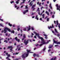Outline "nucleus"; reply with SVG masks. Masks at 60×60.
I'll return each instance as SVG.
<instances>
[{
  "label": "nucleus",
  "mask_w": 60,
  "mask_h": 60,
  "mask_svg": "<svg viewBox=\"0 0 60 60\" xmlns=\"http://www.w3.org/2000/svg\"><path fill=\"white\" fill-rule=\"evenodd\" d=\"M0 26H2L3 27V24H2V23L0 24Z\"/></svg>",
  "instance_id": "5701e85b"
},
{
  "label": "nucleus",
  "mask_w": 60,
  "mask_h": 60,
  "mask_svg": "<svg viewBox=\"0 0 60 60\" xmlns=\"http://www.w3.org/2000/svg\"><path fill=\"white\" fill-rule=\"evenodd\" d=\"M36 49V48H34V50H35V49Z\"/></svg>",
  "instance_id": "5fc2aeb1"
},
{
  "label": "nucleus",
  "mask_w": 60,
  "mask_h": 60,
  "mask_svg": "<svg viewBox=\"0 0 60 60\" xmlns=\"http://www.w3.org/2000/svg\"><path fill=\"white\" fill-rule=\"evenodd\" d=\"M55 32H56V33H58V32H57V30H56V29H55Z\"/></svg>",
  "instance_id": "b1692460"
},
{
  "label": "nucleus",
  "mask_w": 60,
  "mask_h": 60,
  "mask_svg": "<svg viewBox=\"0 0 60 60\" xmlns=\"http://www.w3.org/2000/svg\"><path fill=\"white\" fill-rule=\"evenodd\" d=\"M36 56H37V57H39L40 56H39V54H36Z\"/></svg>",
  "instance_id": "4be33fe9"
},
{
  "label": "nucleus",
  "mask_w": 60,
  "mask_h": 60,
  "mask_svg": "<svg viewBox=\"0 0 60 60\" xmlns=\"http://www.w3.org/2000/svg\"><path fill=\"white\" fill-rule=\"evenodd\" d=\"M56 59V57H55L54 59V58H53L51 59L50 60H55Z\"/></svg>",
  "instance_id": "f8f14e48"
},
{
  "label": "nucleus",
  "mask_w": 60,
  "mask_h": 60,
  "mask_svg": "<svg viewBox=\"0 0 60 60\" xmlns=\"http://www.w3.org/2000/svg\"><path fill=\"white\" fill-rule=\"evenodd\" d=\"M40 20H41V21L42 20V18H40Z\"/></svg>",
  "instance_id": "69168bd1"
},
{
  "label": "nucleus",
  "mask_w": 60,
  "mask_h": 60,
  "mask_svg": "<svg viewBox=\"0 0 60 60\" xmlns=\"http://www.w3.org/2000/svg\"><path fill=\"white\" fill-rule=\"evenodd\" d=\"M52 32L54 34V33H55L54 31L53 30H52Z\"/></svg>",
  "instance_id": "13d9d810"
},
{
  "label": "nucleus",
  "mask_w": 60,
  "mask_h": 60,
  "mask_svg": "<svg viewBox=\"0 0 60 60\" xmlns=\"http://www.w3.org/2000/svg\"><path fill=\"white\" fill-rule=\"evenodd\" d=\"M35 19H37V20H38V19H39V18L38 17V15H36V17Z\"/></svg>",
  "instance_id": "ddd939ff"
},
{
  "label": "nucleus",
  "mask_w": 60,
  "mask_h": 60,
  "mask_svg": "<svg viewBox=\"0 0 60 60\" xmlns=\"http://www.w3.org/2000/svg\"><path fill=\"white\" fill-rule=\"evenodd\" d=\"M24 31H26V28H24Z\"/></svg>",
  "instance_id": "ea45409f"
},
{
  "label": "nucleus",
  "mask_w": 60,
  "mask_h": 60,
  "mask_svg": "<svg viewBox=\"0 0 60 60\" xmlns=\"http://www.w3.org/2000/svg\"><path fill=\"white\" fill-rule=\"evenodd\" d=\"M9 43H12V42H11V41H9Z\"/></svg>",
  "instance_id": "0e129e2a"
},
{
  "label": "nucleus",
  "mask_w": 60,
  "mask_h": 60,
  "mask_svg": "<svg viewBox=\"0 0 60 60\" xmlns=\"http://www.w3.org/2000/svg\"><path fill=\"white\" fill-rule=\"evenodd\" d=\"M42 16L43 17L42 18L43 19V18H44V14H43L42 15Z\"/></svg>",
  "instance_id": "72a5a7b5"
},
{
  "label": "nucleus",
  "mask_w": 60,
  "mask_h": 60,
  "mask_svg": "<svg viewBox=\"0 0 60 60\" xmlns=\"http://www.w3.org/2000/svg\"><path fill=\"white\" fill-rule=\"evenodd\" d=\"M25 9H28V7H27V5H26V6Z\"/></svg>",
  "instance_id": "c9c22d12"
},
{
  "label": "nucleus",
  "mask_w": 60,
  "mask_h": 60,
  "mask_svg": "<svg viewBox=\"0 0 60 60\" xmlns=\"http://www.w3.org/2000/svg\"><path fill=\"white\" fill-rule=\"evenodd\" d=\"M38 14L39 15H40V11H39Z\"/></svg>",
  "instance_id": "3c124183"
},
{
  "label": "nucleus",
  "mask_w": 60,
  "mask_h": 60,
  "mask_svg": "<svg viewBox=\"0 0 60 60\" xmlns=\"http://www.w3.org/2000/svg\"><path fill=\"white\" fill-rule=\"evenodd\" d=\"M8 52H7L6 53V55L7 56V55H8Z\"/></svg>",
  "instance_id": "603ef678"
},
{
  "label": "nucleus",
  "mask_w": 60,
  "mask_h": 60,
  "mask_svg": "<svg viewBox=\"0 0 60 60\" xmlns=\"http://www.w3.org/2000/svg\"><path fill=\"white\" fill-rule=\"evenodd\" d=\"M15 40H16V41H17L18 42H19V41H20V39H17V37H16L15 38Z\"/></svg>",
  "instance_id": "39448f33"
},
{
  "label": "nucleus",
  "mask_w": 60,
  "mask_h": 60,
  "mask_svg": "<svg viewBox=\"0 0 60 60\" xmlns=\"http://www.w3.org/2000/svg\"><path fill=\"white\" fill-rule=\"evenodd\" d=\"M51 51V49H49L48 50V52H50Z\"/></svg>",
  "instance_id": "58836bf2"
},
{
  "label": "nucleus",
  "mask_w": 60,
  "mask_h": 60,
  "mask_svg": "<svg viewBox=\"0 0 60 60\" xmlns=\"http://www.w3.org/2000/svg\"><path fill=\"white\" fill-rule=\"evenodd\" d=\"M32 1L29 4V5H30V6H32L33 5V3H32Z\"/></svg>",
  "instance_id": "f3484780"
},
{
  "label": "nucleus",
  "mask_w": 60,
  "mask_h": 60,
  "mask_svg": "<svg viewBox=\"0 0 60 60\" xmlns=\"http://www.w3.org/2000/svg\"><path fill=\"white\" fill-rule=\"evenodd\" d=\"M31 29L32 31L34 30V28L33 27H31Z\"/></svg>",
  "instance_id": "c85d7f7f"
},
{
  "label": "nucleus",
  "mask_w": 60,
  "mask_h": 60,
  "mask_svg": "<svg viewBox=\"0 0 60 60\" xmlns=\"http://www.w3.org/2000/svg\"><path fill=\"white\" fill-rule=\"evenodd\" d=\"M19 54V52H16L15 53V54L18 55Z\"/></svg>",
  "instance_id": "c03bdc74"
},
{
  "label": "nucleus",
  "mask_w": 60,
  "mask_h": 60,
  "mask_svg": "<svg viewBox=\"0 0 60 60\" xmlns=\"http://www.w3.org/2000/svg\"><path fill=\"white\" fill-rule=\"evenodd\" d=\"M15 60H19V59H15Z\"/></svg>",
  "instance_id": "774afa93"
},
{
  "label": "nucleus",
  "mask_w": 60,
  "mask_h": 60,
  "mask_svg": "<svg viewBox=\"0 0 60 60\" xmlns=\"http://www.w3.org/2000/svg\"><path fill=\"white\" fill-rule=\"evenodd\" d=\"M27 53H29V52L30 51V50H27Z\"/></svg>",
  "instance_id": "bb28decb"
},
{
  "label": "nucleus",
  "mask_w": 60,
  "mask_h": 60,
  "mask_svg": "<svg viewBox=\"0 0 60 60\" xmlns=\"http://www.w3.org/2000/svg\"><path fill=\"white\" fill-rule=\"evenodd\" d=\"M52 47H53V45H50L49 46V49H50L51 48H52Z\"/></svg>",
  "instance_id": "9b49d317"
},
{
  "label": "nucleus",
  "mask_w": 60,
  "mask_h": 60,
  "mask_svg": "<svg viewBox=\"0 0 60 60\" xmlns=\"http://www.w3.org/2000/svg\"><path fill=\"white\" fill-rule=\"evenodd\" d=\"M23 38H24L25 39H26V35L25 34H23Z\"/></svg>",
  "instance_id": "2eb2a0df"
},
{
  "label": "nucleus",
  "mask_w": 60,
  "mask_h": 60,
  "mask_svg": "<svg viewBox=\"0 0 60 60\" xmlns=\"http://www.w3.org/2000/svg\"><path fill=\"white\" fill-rule=\"evenodd\" d=\"M28 55H29V54L28 53H27L26 54V57H27V56H28Z\"/></svg>",
  "instance_id": "412c9836"
},
{
  "label": "nucleus",
  "mask_w": 60,
  "mask_h": 60,
  "mask_svg": "<svg viewBox=\"0 0 60 60\" xmlns=\"http://www.w3.org/2000/svg\"><path fill=\"white\" fill-rule=\"evenodd\" d=\"M19 30H20V28H17V30L18 31H19Z\"/></svg>",
  "instance_id": "cd10ccee"
},
{
  "label": "nucleus",
  "mask_w": 60,
  "mask_h": 60,
  "mask_svg": "<svg viewBox=\"0 0 60 60\" xmlns=\"http://www.w3.org/2000/svg\"><path fill=\"white\" fill-rule=\"evenodd\" d=\"M39 6H41V3H40L39 4Z\"/></svg>",
  "instance_id": "4d7b16f0"
},
{
  "label": "nucleus",
  "mask_w": 60,
  "mask_h": 60,
  "mask_svg": "<svg viewBox=\"0 0 60 60\" xmlns=\"http://www.w3.org/2000/svg\"><path fill=\"white\" fill-rule=\"evenodd\" d=\"M29 40H28L26 41V39H25L24 41V43H25V45H27V44L28 43V41Z\"/></svg>",
  "instance_id": "7ed1b4c3"
},
{
  "label": "nucleus",
  "mask_w": 60,
  "mask_h": 60,
  "mask_svg": "<svg viewBox=\"0 0 60 60\" xmlns=\"http://www.w3.org/2000/svg\"><path fill=\"white\" fill-rule=\"evenodd\" d=\"M28 9L26 10V11H25L24 12H23V14H25L26 12H28Z\"/></svg>",
  "instance_id": "423d86ee"
},
{
  "label": "nucleus",
  "mask_w": 60,
  "mask_h": 60,
  "mask_svg": "<svg viewBox=\"0 0 60 60\" xmlns=\"http://www.w3.org/2000/svg\"><path fill=\"white\" fill-rule=\"evenodd\" d=\"M34 13H33L31 15H34Z\"/></svg>",
  "instance_id": "49530a36"
},
{
  "label": "nucleus",
  "mask_w": 60,
  "mask_h": 60,
  "mask_svg": "<svg viewBox=\"0 0 60 60\" xmlns=\"http://www.w3.org/2000/svg\"><path fill=\"white\" fill-rule=\"evenodd\" d=\"M5 35L6 36H7V35H8V34H7V33H6Z\"/></svg>",
  "instance_id": "864d4df0"
},
{
  "label": "nucleus",
  "mask_w": 60,
  "mask_h": 60,
  "mask_svg": "<svg viewBox=\"0 0 60 60\" xmlns=\"http://www.w3.org/2000/svg\"><path fill=\"white\" fill-rule=\"evenodd\" d=\"M38 11H40V10H39V8H38Z\"/></svg>",
  "instance_id": "de8ad7c7"
},
{
  "label": "nucleus",
  "mask_w": 60,
  "mask_h": 60,
  "mask_svg": "<svg viewBox=\"0 0 60 60\" xmlns=\"http://www.w3.org/2000/svg\"><path fill=\"white\" fill-rule=\"evenodd\" d=\"M36 54H33V56H34V57H35V56H36Z\"/></svg>",
  "instance_id": "c756f323"
},
{
  "label": "nucleus",
  "mask_w": 60,
  "mask_h": 60,
  "mask_svg": "<svg viewBox=\"0 0 60 60\" xmlns=\"http://www.w3.org/2000/svg\"><path fill=\"white\" fill-rule=\"evenodd\" d=\"M46 48H44L43 49V51H45V50H46Z\"/></svg>",
  "instance_id": "2f4dec72"
},
{
  "label": "nucleus",
  "mask_w": 60,
  "mask_h": 60,
  "mask_svg": "<svg viewBox=\"0 0 60 60\" xmlns=\"http://www.w3.org/2000/svg\"><path fill=\"white\" fill-rule=\"evenodd\" d=\"M0 20H1V21H3V19H0Z\"/></svg>",
  "instance_id": "79ce46f5"
},
{
  "label": "nucleus",
  "mask_w": 60,
  "mask_h": 60,
  "mask_svg": "<svg viewBox=\"0 0 60 60\" xmlns=\"http://www.w3.org/2000/svg\"><path fill=\"white\" fill-rule=\"evenodd\" d=\"M27 28H28L27 29L28 31H29V30L31 29V26H29V27H27Z\"/></svg>",
  "instance_id": "6e6552de"
},
{
  "label": "nucleus",
  "mask_w": 60,
  "mask_h": 60,
  "mask_svg": "<svg viewBox=\"0 0 60 60\" xmlns=\"http://www.w3.org/2000/svg\"><path fill=\"white\" fill-rule=\"evenodd\" d=\"M57 46H59L58 45H56L55 46V47H57Z\"/></svg>",
  "instance_id": "09e8293b"
},
{
  "label": "nucleus",
  "mask_w": 60,
  "mask_h": 60,
  "mask_svg": "<svg viewBox=\"0 0 60 60\" xmlns=\"http://www.w3.org/2000/svg\"><path fill=\"white\" fill-rule=\"evenodd\" d=\"M34 38H36V36H34Z\"/></svg>",
  "instance_id": "6e6d98bb"
},
{
  "label": "nucleus",
  "mask_w": 60,
  "mask_h": 60,
  "mask_svg": "<svg viewBox=\"0 0 60 60\" xmlns=\"http://www.w3.org/2000/svg\"><path fill=\"white\" fill-rule=\"evenodd\" d=\"M34 34H35L36 35L38 36V37L39 39H41V43L42 44H41L39 45L40 46H42V45L43 44H47V43L45 42L43 38H42V37H41L39 36V35L38 33H36V32H35V31H34Z\"/></svg>",
  "instance_id": "f257e3e1"
},
{
  "label": "nucleus",
  "mask_w": 60,
  "mask_h": 60,
  "mask_svg": "<svg viewBox=\"0 0 60 60\" xmlns=\"http://www.w3.org/2000/svg\"><path fill=\"white\" fill-rule=\"evenodd\" d=\"M48 13V11H46V14H47V13Z\"/></svg>",
  "instance_id": "e2e57ef3"
},
{
  "label": "nucleus",
  "mask_w": 60,
  "mask_h": 60,
  "mask_svg": "<svg viewBox=\"0 0 60 60\" xmlns=\"http://www.w3.org/2000/svg\"><path fill=\"white\" fill-rule=\"evenodd\" d=\"M57 44H60V42H57L56 43Z\"/></svg>",
  "instance_id": "a878e982"
},
{
  "label": "nucleus",
  "mask_w": 60,
  "mask_h": 60,
  "mask_svg": "<svg viewBox=\"0 0 60 60\" xmlns=\"http://www.w3.org/2000/svg\"><path fill=\"white\" fill-rule=\"evenodd\" d=\"M25 38H22V41H23V40H24V39H25Z\"/></svg>",
  "instance_id": "a19ab883"
},
{
  "label": "nucleus",
  "mask_w": 60,
  "mask_h": 60,
  "mask_svg": "<svg viewBox=\"0 0 60 60\" xmlns=\"http://www.w3.org/2000/svg\"><path fill=\"white\" fill-rule=\"evenodd\" d=\"M11 48V49H10V52H12V48H13V47H12V46H9L8 47V49H10Z\"/></svg>",
  "instance_id": "20e7f679"
},
{
  "label": "nucleus",
  "mask_w": 60,
  "mask_h": 60,
  "mask_svg": "<svg viewBox=\"0 0 60 60\" xmlns=\"http://www.w3.org/2000/svg\"><path fill=\"white\" fill-rule=\"evenodd\" d=\"M15 25H13V27H15Z\"/></svg>",
  "instance_id": "338daca9"
},
{
  "label": "nucleus",
  "mask_w": 60,
  "mask_h": 60,
  "mask_svg": "<svg viewBox=\"0 0 60 60\" xmlns=\"http://www.w3.org/2000/svg\"><path fill=\"white\" fill-rule=\"evenodd\" d=\"M37 4H39V2L38 1V3H37Z\"/></svg>",
  "instance_id": "bf43d9fd"
},
{
  "label": "nucleus",
  "mask_w": 60,
  "mask_h": 60,
  "mask_svg": "<svg viewBox=\"0 0 60 60\" xmlns=\"http://www.w3.org/2000/svg\"><path fill=\"white\" fill-rule=\"evenodd\" d=\"M43 35H44V36H45V38L46 39H47V38H48V37H47V35L45 34H43Z\"/></svg>",
  "instance_id": "9d476101"
},
{
  "label": "nucleus",
  "mask_w": 60,
  "mask_h": 60,
  "mask_svg": "<svg viewBox=\"0 0 60 60\" xmlns=\"http://www.w3.org/2000/svg\"><path fill=\"white\" fill-rule=\"evenodd\" d=\"M56 23H57V25H58V21L57 20L56 21Z\"/></svg>",
  "instance_id": "f704fd0d"
},
{
  "label": "nucleus",
  "mask_w": 60,
  "mask_h": 60,
  "mask_svg": "<svg viewBox=\"0 0 60 60\" xmlns=\"http://www.w3.org/2000/svg\"><path fill=\"white\" fill-rule=\"evenodd\" d=\"M47 21H49V18H48L47 19Z\"/></svg>",
  "instance_id": "e433bc0d"
},
{
  "label": "nucleus",
  "mask_w": 60,
  "mask_h": 60,
  "mask_svg": "<svg viewBox=\"0 0 60 60\" xmlns=\"http://www.w3.org/2000/svg\"><path fill=\"white\" fill-rule=\"evenodd\" d=\"M54 18V15H53L52 16V18Z\"/></svg>",
  "instance_id": "052dcab7"
},
{
  "label": "nucleus",
  "mask_w": 60,
  "mask_h": 60,
  "mask_svg": "<svg viewBox=\"0 0 60 60\" xmlns=\"http://www.w3.org/2000/svg\"><path fill=\"white\" fill-rule=\"evenodd\" d=\"M16 3L17 4H18L19 3V2L18 1H16Z\"/></svg>",
  "instance_id": "473e14b6"
},
{
  "label": "nucleus",
  "mask_w": 60,
  "mask_h": 60,
  "mask_svg": "<svg viewBox=\"0 0 60 60\" xmlns=\"http://www.w3.org/2000/svg\"><path fill=\"white\" fill-rule=\"evenodd\" d=\"M10 32H11V33H13V34H14V30H12Z\"/></svg>",
  "instance_id": "aec40b11"
},
{
  "label": "nucleus",
  "mask_w": 60,
  "mask_h": 60,
  "mask_svg": "<svg viewBox=\"0 0 60 60\" xmlns=\"http://www.w3.org/2000/svg\"><path fill=\"white\" fill-rule=\"evenodd\" d=\"M4 42H6V43H8V41H7V40H6L4 41Z\"/></svg>",
  "instance_id": "393cba45"
},
{
  "label": "nucleus",
  "mask_w": 60,
  "mask_h": 60,
  "mask_svg": "<svg viewBox=\"0 0 60 60\" xmlns=\"http://www.w3.org/2000/svg\"><path fill=\"white\" fill-rule=\"evenodd\" d=\"M8 25L9 26H12V24H10V23H8Z\"/></svg>",
  "instance_id": "6ab92c4d"
},
{
  "label": "nucleus",
  "mask_w": 60,
  "mask_h": 60,
  "mask_svg": "<svg viewBox=\"0 0 60 60\" xmlns=\"http://www.w3.org/2000/svg\"><path fill=\"white\" fill-rule=\"evenodd\" d=\"M52 12H51L50 14H51V15H52Z\"/></svg>",
  "instance_id": "8fccbe9b"
},
{
  "label": "nucleus",
  "mask_w": 60,
  "mask_h": 60,
  "mask_svg": "<svg viewBox=\"0 0 60 60\" xmlns=\"http://www.w3.org/2000/svg\"><path fill=\"white\" fill-rule=\"evenodd\" d=\"M35 45L36 46H38L39 45V44H36Z\"/></svg>",
  "instance_id": "37998d69"
},
{
  "label": "nucleus",
  "mask_w": 60,
  "mask_h": 60,
  "mask_svg": "<svg viewBox=\"0 0 60 60\" xmlns=\"http://www.w3.org/2000/svg\"><path fill=\"white\" fill-rule=\"evenodd\" d=\"M35 6V5H34L32 7V9H33V8H34Z\"/></svg>",
  "instance_id": "a211bd4d"
},
{
  "label": "nucleus",
  "mask_w": 60,
  "mask_h": 60,
  "mask_svg": "<svg viewBox=\"0 0 60 60\" xmlns=\"http://www.w3.org/2000/svg\"><path fill=\"white\" fill-rule=\"evenodd\" d=\"M23 6H24L23 5L21 6V8H22L23 7Z\"/></svg>",
  "instance_id": "680f3d73"
},
{
  "label": "nucleus",
  "mask_w": 60,
  "mask_h": 60,
  "mask_svg": "<svg viewBox=\"0 0 60 60\" xmlns=\"http://www.w3.org/2000/svg\"><path fill=\"white\" fill-rule=\"evenodd\" d=\"M7 56H8L6 58V59H8L9 58V57H10V56H11V55H10V54H9Z\"/></svg>",
  "instance_id": "1a4fd4ad"
},
{
  "label": "nucleus",
  "mask_w": 60,
  "mask_h": 60,
  "mask_svg": "<svg viewBox=\"0 0 60 60\" xmlns=\"http://www.w3.org/2000/svg\"><path fill=\"white\" fill-rule=\"evenodd\" d=\"M53 43H56V44L57 43V41H55V40H53Z\"/></svg>",
  "instance_id": "4468645a"
},
{
  "label": "nucleus",
  "mask_w": 60,
  "mask_h": 60,
  "mask_svg": "<svg viewBox=\"0 0 60 60\" xmlns=\"http://www.w3.org/2000/svg\"><path fill=\"white\" fill-rule=\"evenodd\" d=\"M20 48H21V47H20L19 48L18 50H20Z\"/></svg>",
  "instance_id": "4c0bfd02"
},
{
  "label": "nucleus",
  "mask_w": 60,
  "mask_h": 60,
  "mask_svg": "<svg viewBox=\"0 0 60 60\" xmlns=\"http://www.w3.org/2000/svg\"><path fill=\"white\" fill-rule=\"evenodd\" d=\"M52 28H54V26H53V25L52 24Z\"/></svg>",
  "instance_id": "a18cd8bd"
},
{
  "label": "nucleus",
  "mask_w": 60,
  "mask_h": 60,
  "mask_svg": "<svg viewBox=\"0 0 60 60\" xmlns=\"http://www.w3.org/2000/svg\"><path fill=\"white\" fill-rule=\"evenodd\" d=\"M22 58L23 59H26V57H25V54H23L22 56Z\"/></svg>",
  "instance_id": "0eeeda50"
},
{
  "label": "nucleus",
  "mask_w": 60,
  "mask_h": 60,
  "mask_svg": "<svg viewBox=\"0 0 60 60\" xmlns=\"http://www.w3.org/2000/svg\"><path fill=\"white\" fill-rule=\"evenodd\" d=\"M56 7H57V10H59V9H58V4H56Z\"/></svg>",
  "instance_id": "dca6fc26"
},
{
  "label": "nucleus",
  "mask_w": 60,
  "mask_h": 60,
  "mask_svg": "<svg viewBox=\"0 0 60 60\" xmlns=\"http://www.w3.org/2000/svg\"><path fill=\"white\" fill-rule=\"evenodd\" d=\"M7 30L8 31H9V32H10L11 31V30L10 29L7 28V27H6L5 28V29H4V30H2V31L1 32V33H4L5 34L7 32V30Z\"/></svg>",
  "instance_id": "f03ea898"
},
{
  "label": "nucleus",
  "mask_w": 60,
  "mask_h": 60,
  "mask_svg": "<svg viewBox=\"0 0 60 60\" xmlns=\"http://www.w3.org/2000/svg\"><path fill=\"white\" fill-rule=\"evenodd\" d=\"M14 1H11L10 3H11V4H12V3H14Z\"/></svg>",
  "instance_id": "7c9ffc66"
}]
</instances>
